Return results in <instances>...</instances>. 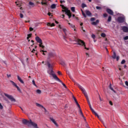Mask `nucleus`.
<instances>
[{"label": "nucleus", "instance_id": "obj_39", "mask_svg": "<svg viewBox=\"0 0 128 128\" xmlns=\"http://www.w3.org/2000/svg\"><path fill=\"white\" fill-rule=\"evenodd\" d=\"M82 14L84 16V18H86V14H84V11H82Z\"/></svg>", "mask_w": 128, "mask_h": 128}, {"label": "nucleus", "instance_id": "obj_50", "mask_svg": "<svg viewBox=\"0 0 128 128\" xmlns=\"http://www.w3.org/2000/svg\"><path fill=\"white\" fill-rule=\"evenodd\" d=\"M60 64H62V66H66V64H64V62H62Z\"/></svg>", "mask_w": 128, "mask_h": 128}, {"label": "nucleus", "instance_id": "obj_26", "mask_svg": "<svg viewBox=\"0 0 128 128\" xmlns=\"http://www.w3.org/2000/svg\"><path fill=\"white\" fill-rule=\"evenodd\" d=\"M40 52H43V53H42V54H43L44 56H46V54H44V52H48V51H46V50H41Z\"/></svg>", "mask_w": 128, "mask_h": 128}, {"label": "nucleus", "instance_id": "obj_54", "mask_svg": "<svg viewBox=\"0 0 128 128\" xmlns=\"http://www.w3.org/2000/svg\"><path fill=\"white\" fill-rule=\"evenodd\" d=\"M125 84H126L127 86H128V81H126V82H125Z\"/></svg>", "mask_w": 128, "mask_h": 128}, {"label": "nucleus", "instance_id": "obj_49", "mask_svg": "<svg viewBox=\"0 0 128 128\" xmlns=\"http://www.w3.org/2000/svg\"><path fill=\"white\" fill-rule=\"evenodd\" d=\"M30 32H32V30H34V28L30 27L29 28Z\"/></svg>", "mask_w": 128, "mask_h": 128}, {"label": "nucleus", "instance_id": "obj_21", "mask_svg": "<svg viewBox=\"0 0 128 128\" xmlns=\"http://www.w3.org/2000/svg\"><path fill=\"white\" fill-rule=\"evenodd\" d=\"M47 26H54V23L50 24V22L47 23Z\"/></svg>", "mask_w": 128, "mask_h": 128}, {"label": "nucleus", "instance_id": "obj_45", "mask_svg": "<svg viewBox=\"0 0 128 128\" xmlns=\"http://www.w3.org/2000/svg\"><path fill=\"white\" fill-rule=\"evenodd\" d=\"M96 10H102V8L98 6H96Z\"/></svg>", "mask_w": 128, "mask_h": 128}, {"label": "nucleus", "instance_id": "obj_19", "mask_svg": "<svg viewBox=\"0 0 128 128\" xmlns=\"http://www.w3.org/2000/svg\"><path fill=\"white\" fill-rule=\"evenodd\" d=\"M78 112H79V113L80 114V116H82V118H84V114L82 113V108L79 109Z\"/></svg>", "mask_w": 128, "mask_h": 128}, {"label": "nucleus", "instance_id": "obj_34", "mask_svg": "<svg viewBox=\"0 0 128 128\" xmlns=\"http://www.w3.org/2000/svg\"><path fill=\"white\" fill-rule=\"evenodd\" d=\"M76 106H78L79 110H80V108H80V104H78V102H76Z\"/></svg>", "mask_w": 128, "mask_h": 128}, {"label": "nucleus", "instance_id": "obj_52", "mask_svg": "<svg viewBox=\"0 0 128 128\" xmlns=\"http://www.w3.org/2000/svg\"><path fill=\"white\" fill-rule=\"evenodd\" d=\"M60 4H62V2H64H64H66V1L64 0H61L60 1Z\"/></svg>", "mask_w": 128, "mask_h": 128}, {"label": "nucleus", "instance_id": "obj_18", "mask_svg": "<svg viewBox=\"0 0 128 128\" xmlns=\"http://www.w3.org/2000/svg\"><path fill=\"white\" fill-rule=\"evenodd\" d=\"M17 78H18V80H19V82H20L21 84H24V80H22V78H20V76H18Z\"/></svg>", "mask_w": 128, "mask_h": 128}, {"label": "nucleus", "instance_id": "obj_13", "mask_svg": "<svg viewBox=\"0 0 128 128\" xmlns=\"http://www.w3.org/2000/svg\"><path fill=\"white\" fill-rule=\"evenodd\" d=\"M50 120L57 128L58 126V123H56V120L54 118H50Z\"/></svg>", "mask_w": 128, "mask_h": 128}, {"label": "nucleus", "instance_id": "obj_38", "mask_svg": "<svg viewBox=\"0 0 128 128\" xmlns=\"http://www.w3.org/2000/svg\"><path fill=\"white\" fill-rule=\"evenodd\" d=\"M41 4L42 6L44 5V6H46L48 4L46 2H41Z\"/></svg>", "mask_w": 128, "mask_h": 128}, {"label": "nucleus", "instance_id": "obj_51", "mask_svg": "<svg viewBox=\"0 0 128 128\" xmlns=\"http://www.w3.org/2000/svg\"><path fill=\"white\" fill-rule=\"evenodd\" d=\"M58 74L59 76H62V72H60V71H58Z\"/></svg>", "mask_w": 128, "mask_h": 128}, {"label": "nucleus", "instance_id": "obj_11", "mask_svg": "<svg viewBox=\"0 0 128 128\" xmlns=\"http://www.w3.org/2000/svg\"><path fill=\"white\" fill-rule=\"evenodd\" d=\"M90 110H92V114H94L96 116H97L98 118H100V116H98V114L92 108V106H90Z\"/></svg>", "mask_w": 128, "mask_h": 128}, {"label": "nucleus", "instance_id": "obj_9", "mask_svg": "<svg viewBox=\"0 0 128 128\" xmlns=\"http://www.w3.org/2000/svg\"><path fill=\"white\" fill-rule=\"evenodd\" d=\"M124 20H126V19H124V17L119 16L118 18V22L120 24H122V22H124Z\"/></svg>", "mask_w": 128, "mask_h": 128}, {"label": "nucleus", "instance_id": "obj_4", "mask_svg": "<svg viewBox=\"0 0 128 128\" xmlns=\"http://www.w3.org/2000/svg\"><path fill=\"white\" fill-rule=\"evenodd\" d=\"M75 42H77V44H79V46H84V49L88 50L89 48L86 47V44L84 40H82L80 39L75 38Z\"/></svg>", "mask_w": 128, "mask_h": 128}, {"label": "nucleus", "instance_id": "obj_10", "mask_svg": "<svg viewBox=\"0 0 128 128\" xmlns=\"http://www.w3.org/2000/svg\"><path fill=\"white\" fill-rule=\"evenodd\" d=\"M106 12H108V14L114 16V11H112V10H110V8H107L106 10Z\"/></svg>", "mask_w": 128, "mask_h": 128}, {"label": "nucleus", "instance_id": "obj_1", "mask_svg": "<svg viewBox=\"0 0 128 128\" xmlns=\"http://www.w3.org/2000/svg\"><path fill=\"white\" fill-rule=\"evenodd\" d=\"M74 84H76L78 86V88H79L80 90H82V94H84V96L86 98V100H87V102L88 104H90V99L88 98V94L86 93V90H84V88L76 82H75Z\"/></svg>", "mask_w": 128, "mask_h": 128}, {"label": "nucleus", "instance_id": "obj_60", "mask_svg": "<svg viewBox=\"0 0 128 128\" xmlns=\"http://www.w3.org/2000/svg\"><path fill=\"white\" fill-rule=\"evenodd\" d=\"M8 78H10V74H7Z\"/></svg>", "mask_w": 128, "mask_h": 128}, {"label": "nucleus", "instance_id": "obj_36", "mask_svg": "<svg viewBox=\"0 0 128 128\" xmlns=\"http://www.w3.org/2000/svg\"><path fill=\"white\" fill-rule=\"evenodd\" d=\"M32 84L34 86H36V82H34V80H32Z\"/></svg>", "mask_w": 128, "mask_h": 128}, {"label": "nucleus", "instance_id": "obj_17", "mask_svg": "<svg viewBox=\"0 0 128 128\" xmlns=\"http://www.w3.org/2000/svg\"><path fill=\"white\" fill-rule=\"evenodd\" d=\"M36 106H38V108H44L45 112H46V108H44V106H42V104H38V103H36Z\"/></svg>", "mask_w": 128, "mask_h": 128}, {"label": "nucleus", "instance_id": "obj_22", "mask_svg": "<svg viewBox=\"0 0 128 128\" xmlns=\"http://www.w3.org/2000/svg\"><path fill=\"white\" fill-rule=\"evenodd\" d=\"M86 14L87 16H92V13L90 12V10H86Z\"/></svg>", "mask_w": 128, "mask_h": 128}, {"label": "nucleus", "instance_id": "obj_14", "mask_svg": "<svg viewBox=\"0 0 128 128\" xmlns=\"http://www.w3.org/2000/svg\"><path fill=\"white\" fill-rule=\"evenodd\" d=\"M68 24L70 26V27L71 28H74V32H76V26L74 25L73 24H70V22H68Z\"/></svg>", "mask_w": 128, "mask_h": 128}, {"label": "nucleus", "instance_id": "obj_29", "mask_svg": "<svg viewBox=\"0 0 128 128\" xmlns=\"http://www.w3.org/2000/svg\"><path fill=\"white\" fill-rule=\"evenodd\" d=\"M65 34V36H66V29L63 28H62Z\"/></svg>", "mask_w": 128, "mask_h": 128}, {"label": "nucleus", "instance_id": "obj_40", "mask_svg": "<svg viewBox=\"0 0 128 128\" xmlns=\"http://www.w3.org/2000/svg\"><path fill=\"white\" fill-rule=\"evenodd\" d=\"M94 20H96V18H90V21H91V22H94Z\"/></svg>", "mask_w": 128, "mask_h": 128}, {"label": "nucleus", "instance_id": "obj_20", "mask_svg": "<svg viewBox=\"0 0 128 128\" xmlns=\"http://www.w3.org/2000/svg\"><path fill=\"white\" fill-rule=\"evenodd\" d=\"M112 58L114 60H116V52H113V56H112Z\"/></svg>", "mask_w": 128, "mask_h": 128}, {"label": "nucleus", "instance_id": "obj_30", "mask_svg": "<svg viewBox=\"0 0 128 128\" xmlns=\"http://www.w3.org/2000/svg\"><path fill=\"white\" fill-rule=\"evenodd\" d=\"M48 68H52V65L50 64V63L49 62H48Z\"/></svg>", "mask_w": 128, "mask_h": 128}, {"label": "nucleus", "instance_id": "obj_56", "mask_svg": "<svg viewBox=\"0 0 128 128\" xmlns=\"http://www.w3.org/2000/svg\"><path fill=\"white\" fill-rule=\"evenodd\" d=\"M63 37H64V40H66V36H64Z\"/></svg>", "mask_w": 128, "mask_h": 128}, {"label": "nucleus", "instance_id": "obj_48", "mask_svg": "<svg viewBox=\"0 0 128 128\" xmlns=\"http://www.w3.org/2000/svg\"><path fill=\"white\" fill-rule=\"evenodd\" d=\"M128 36H126L125 37H124V40H128Z\"/></svg>", "mask_w": 128, "mask_h": 128}, {"label": "nucleus", "instance_id": "obj_53", "mask_svg": "<svg viewBox=\"0 0 128 128\" xmlns=\"http://www.w3.org/2000/svg\"><path fill=\"white\" fill-rule=\"evenodd\" d=\"M82 30L84 32H86V30H84V27H81Z\"/></svg>", "mask_w": 128, "mask_h": 128}, {"label": "nucleus", "instance_id": "obj_24", "mask_svg": "<svg viewBox=\"0 0 128 128\" xmlns=\"http://www.w3.org/2000/svg\"><path fill=\"white\" fill-rule=\"evenodd\" d=\"M108 22H112V16H109L108 19Z\"/></svg>", "mask_w": 128, "mask_h": 128}, {"label": "nucleus", "instance_id": "obj_35", "mask_svg": "<svg viewBox=\"0 0 128 128\" xmlns=\"http://www.w3.org/2000/svg\"><path fill=\"white\" fill-rule=\"evenodd\" d=\"M62 84V86L66 88V84H64V82H62V81L61 80V82H60Z\"/></svg>", "mask_w": 128, "mask_h": 128}, {"label": "nucleus", "instance_id": "obj_28", "mask_svg": "<svg viewBox=\"0 0 128 128\" xmlns=\"http://www.w3.org/2000/svg\"><path fill=\"white\" fill-rule=\"evenodd\" d=\"M71 10L72 12H76V8L75 7H72Z\"/></svg>", "mask_w": 128, "mask_h": 128}, {"label": "nucleus", "instance_id": "obj_3", "mask_svg": "<svg viewBox=\"0 0 128 128\" xmlns=\"http://www.w3.org/2000/svg\"><path fill=\"white\" fill-rule=\"evenodd\" d=\"M60 6L62 8V12H66V14L68 16H72V12H70V10H68V8L64 6L62 4H60Z\"/></svg>", "mask_w": 128, "mask_h": 128}, {"label": "nucleus", "instance_id": "obj_6", "mask_svg": "<svg viewBox=\"0 0 128 128\" xmlns=\"http://www.w3.org/2000/svg\"><path fill=\"white\" fill-rule=\"evenodd\" d=\"M50 74L52 76L54 80H57L58 82H62V80L58 78V76H56V74H54V70H51Z\"/></svg>", "mask_w": 128, "mask_h": 128}, {"label": "nucleus", "instance_id": "obj_44", "mask_svg": "<svg viewBox=\"0 0 128 128\" xmlns=\"http://www.w3.org/2000/svg\"><path fill=\"white\" fill-rule=\"evenodd\" d=\"M92 38H93L94 40V38H96V35H94V34H92Z\"/></svg>", "mask_w": 128, "mask_h": 128}, {"label": "nucleus", "instance_id": "obj_5", "mask_svg": "<svg viewBox=\"0 0 128 128\" xmlns=\"http://www.w3.org/2000/svg\"><path fill=\"white\" fill-rule=\"evenodd\" d=\"M36 40L38 42L39 44V46L40 48H44V46L42 45V40L38 36H36L35 38Z\"/></svg>", "mask_w": 128, "mask_h": 128}, {"label": "nucleus", "instance_id": "obj_42", "mask_svg": "<svg viewBox=\"0 0 128 128\" xmlns=\"http://www.w3.org/2000/svg\"><path fill=\"white\" fill-rule=\"evenodd\" d=\"M20 18H24V14H22L20 13Z\"/></svg>", "mask_w": 128, "mask_h": 128}, {"label": "nucleus", "instance_id": "obj_59", "mask_svg": "<svg viewBox=\"0 0 128 128\" xmlns=\"http://www.w3.org/2000/svg\"><path fill=\"white\" fill-rule=\"evenodd\" d=\"M48 14L49 16H50V15L52 14V13L48 12Z\"/></svg>", "mask_w": 128, "mask_h": 128}, {"label": "nucleus", "instance_id": "obj_64", "mask_svg": "<svg viewBox=\"0 0 128 128\" xmlns=\"http://www.w3.org/2000/svg\"><path fill=\"white\" fill-rule=\"evenodd\" d=\"M83 25H84V23H82V22L80 23V26H83Z\"/></svg>", "mask_w": 128, "mask_h": 128}, {"label": "nucleus", "instance_id": "obj_12", "mask_svg": "<svg viewBox=\"0 0 128 128\" xmlns=\"http://www.w3.org/2000/svg\"><path fill=\"white\" fill-rule=\"evenodd\" d=\"M56 56V54L53 52H50L48 54V58H54Z\"/></svg>", "mask_w": 128, "mask_h": 128}, {"label": "nucleus", "instance_id": "obj_33", "mask_svg": "<svg viewBox=\"0 0 128 128\" xmlns=\"http://www.w3.org/2000/svg\"><path fill=\"white\" fill-rule=\"evenodd\" d=\"M86 4H82V8H86Z\"/></svg>", "mask_w": 128, "mask_h": 128}, {"label": "nucleus", "instance_id": "obj_37", "mask_svg": "<svg viewBox=\"0 0 128 128\" xmlns=\"http://www.w3.org/2000/svg\"><path fill=\"white\" fill-rule=\"evenodd\" d=\"M106 34L104 33L101 34V36H102V38H106Z\"/></svg>", "mask_w": 128, "mask_h": 128}, {"label": "nucleus", "instance_id": "obj_2", "mask_svg": "<svg viewBox=\"0 0 128 128\" xmlns=\"http://www.w3.org/2000/svg\"><path fill=\"white\" fill-rule=\"evenodd\" d=\"M22 122L23 124H25L26 126H34V128H38V124H36V122H33L32 120H28L26 119H24L22 120Z\"/></svg>", "mask_w": 128, "mask_h": 128}, {"label": "nucleus", "instance_id": "obj_25", "mask_svg": "<svg viewBox=\"0 0 128 128\" xmlns=\"http://www.w3.org/2000/svg\"><path fill=\"white\" fill-rule=\"evenodd\" d=\"M110 88L111 90H112V92H116V90H114V88H112V84H110Z\"/></svg>", "mask_w": 128, "mask_h": 128}, {"label": "nucleus", "instance_id": "obj_57", "mask_svg": "<svg viewBox=\"0 0 128 128\" xmlns=\"http://www.w3.org/2000/svg\"><path fill=\"white\" fill-rule=\"evenodd\" d=\"M2 62H3V64H6V61H2Z\"/></svg>", "mask_w": 128, "mask_h": 128}, {"label": "nucleus", "instance_id": "obj_31", "mask_svg": "<svg viewBox=\"0 0 128 128\" xmlns=\"http://www.w3.org/2000/svg\"><path fill=\"white\" fill-rule=\"evenodd\" d=\"M32 34H28L27 36V40H29L30 38H32Z\"/></svg>", "mask_w": 128, "mask_h": 128}, {"label": "nucleus", "instance_id": "obj_7", "mask_svg": "<svg viewBox=\"0 0 128 128\" xmlns=\"http://www.w3.org/2000/svg\"><path fill=\"white\" fill-rule=\"evenodd\" d=\"M4 96H5L8 98V100H11V102H16V99H14V96H12L8 95V94H6V93H4Z\"/></svg>", "mask_w": 128, "mask_h": 128}, {"label": "nucleus", "instance_id": "obj_43", "mask_svg": "<svg viewBox=\"0 0 128 128\" xmlns=\"http://www.w3.org/2000/svg\"><path fill=\"white\" fill-rule=\"evenodd\" d=\"M75 102H77L78 100H76V97H74V96H72Z\"/></svg>", "mask_w": 128, "mask_h": 128}, {"label": "nucleus", "instance_id": "obj_32", "mask_svg": "<svg viewBox=\"0 0 128 128\" xmlns=\"http://www.w3.org/2000/svg\"><path fill=\"white\" fill-rule=\"evenodd\" d=\"M36 92L37 94H42V90H37L36 91Z\"/></svg>", "mask_w": 128, "mask_h": 128}, {"label": "nucleus", "instance_id": "obj_8", "mask_svg": "<svg viewBox=\"0 0 128 128\" xmlns=\"http://www.w3.org/2000/svg\"><path fill=\"white\" fill-rule=\"evenodd\" d=\"M10 82H11V84H12V86H14L15 88H17L18 90V92H22L20 90V87H18V85H16V82H14L12 80H10Z\"/></svg>", "mask_w": 128, "mask_h": 128}, {"label": "nucleus", "instance_id": "obj_62", "mask_svg": "<svg viewBox=\"0 0 128 128\" xmlns=\"http://www.w3.org/2000/svg\"><path fill=\"white\" fill-rule=\"evenodd\" d=\"M58 28L60 29V30H62V26H60V25H58Z\"/></svg>", "mask_w": 128, "mask_h": 128}, {"label": "nucleus", "instance_id": "obj_58", "mask_svg": "<svg viewBox=\"0 0 128 128\" xmlns=\"http://www.w3.org/2000/svg\"><path fill=\"white\" fill-rule=\"evenodd\" d=\"M116 60H120V58L118 56L116 57Z\"/></svg>", "mask_w": 128, "mask_h": 128}, {"label": "nucleus", "instance_id": "obj_23", "mask_svg": "<svg viewBox=\"0 0 128 128\" xmlns=\"http://www.w3.org/2000/svg\"><path fill=\"white\" fill-rule=\"evenodd\" d=\"M50 8L52 9L56 8V4H52L51 5Z\"/></svg>", "mask_w": 128, "mask_h": 128}, {"label": "nucleus", "instance_id": "obj_55", "mask_svg": "<svg viewBox=\"0 0 128 128\" xmlns=\"http://www.w3.org/2000/svg\"><path fill=\"white\" fill-rule=\"evenodd\" d=\"M109 104H110V106H112V101H110L109 102Z\"/></svg>", "mask_w": 128, "mask_h": 128}, {"label": "nucleus", "instance_id": "obj_61", "mask_svg": "<svg viewBox=\"0 0 128 128\" xmlns=\"http://www.w3.org/2000/svg\"><path fill=\"white\" fill-rule=\"evenodd\" d=\"M86 54L87 56H90V55L88 54V53H86Z\"/></svg>", "mask_w": 128, "mask_h": 128}, {"label": "nucleus", "instance_id": "obj_15", "mask_svg": "<svg viewBox=\"0 0 128 128\" xmlns=\"http://www.w3.org/2000/svg\"><path fill=\"white\" fill-rule=\"evenodd\" d=\"M122 30L124 32H128V28L127 26H123Z\"/></svg>", "mask_w": 128, "mask_h": 128}, {"label": "nucleus", "instance_id": "obj_46", "mask_svg": "<svg viewBox=\"0 0 128 128\" xmlns=\"http://www.w3.org/2000/svg\"><path fill=\"white\" fill-rule=\"evenodd\" d=\"M103 16L104 18H106L108 16V14L106 13H105L103 14Z\"/></svg>", "mask_w": 128, "mask_h": 128}, {"label": "nucleus", "instance_id": "obj_47", "mask_svg": "<svg viewBox=\"0 0 128 128\" xmlns=\"http://www.w3.org/2000/svg\"><path fill=\"white\" fill-rule=\"evenodd\" d=\"M4 108V106L2 105V104L0 103V110H2Z\"/></svg>", "mask_w": 128, "mask_h": 128}, {"label": "nucleus", "instance_id": "obj_41", "mask_svg": "<svg viewBox=\"0 0 128 128\" xmlns=\"http://www.w3.org/2000/svg\"><path fill=\"white\" fill-rule=\"evenodd\" d=\"M126 62V60H122V61L121 62V64H124Z\"/></svg>", "mask_w": 128, "mask_h": 128}, {"label": "nucleus", "instance_id": "obj_16", "mask_svg": "<svg viewBox=\"0 0 128 128\" xmlns=\"http://www.w3.org/2000/svg\"><path fill=\"white\" fill-rule=\"evenodd\" d=\"M99 23H100V20H96V22H92V26H96V24H99Z\"/></svg>", "mask_w": 128, "mask_h": 128}, {"label": "nucleus", "instance_id": "obj_27", "mask_svg": "<svg viewBox=\"0 0 128 128\" xmlns=\"http://www.w3.org/2000/svg\"><path fill=\"white\" fill-rule=\"evenodd\" d=\"M30 6H34V4L32 2H29Z\"/></svg>", "mask_w": 128, "mask_h": 128}, {"label": "nucleus", "instance_id": "obj_63", "mask_svg": "<svg viewBox=\"0 0 128 128\" xmlns=\"http://www.w3.org/2000/svg\"><path fill=\"white\" fill-rule=\"evenodd\" d=\"M62 18H64V14H62Z\"/></svg>", "mask_w": 128, "mask_h": 128}]
</instances>
